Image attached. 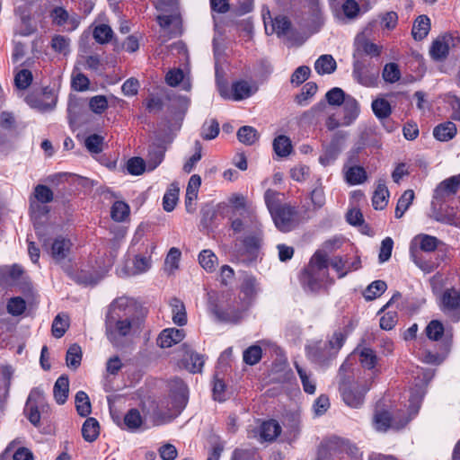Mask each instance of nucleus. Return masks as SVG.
I'll use <instances>...</instances> for the list:
<instances>
[{"label":"nucleus","instance_id":"f257e3e1","mask_svg":"<svg viewBox=\"0 0 460 460\" xmlns=\"http://www.w3.org/2000/svg\"><path fill=\"white\" fill-rule=\"evenodd\" d=\"M230 228L234 234H242L240 242L246 252L254 253L263 244V227L253 210L242 212L238 217L230 218Z\"/></svg>","mask_w":460,"mask_h":460},{"label":"nucleus","instance_id":"f03ea898","mask_svg":"<svg viewBox=\"0 0 460 460\" xmlns=\"http://www.w3.org/2000/svg\"><path fill=\"white\" fill-rule=\"evenodd\" d=\"M176 390L156 402L150 418L155 426L172 421L185 408L188 402V389L181 380L174 381Z\"/></svg>","mask_w":460,"mask_h":460},{"label":"nucleus","instance_id":"7ed1b4c3","mask_svg":"<svg viewBox=\"0 0 460 460\" xmlns=\"http://www.w3.org/2000/svg\"><path fill=\"white\" fill-rule=\"evenodd\" d=\"M328 279V258L326 253L316 252L301 274L300 280L305 288L315 292L321 289Z\"/></svg>","mask_w":460,"mask_h":460},{"label":"nucleus","instance_id":"20e7f679","mask_svg":"<svg viewBox=\"0 0 460 460\" xmlns=\"http://www.w3.org/2000/svg\"><path fill=\"white\" fill-rule=\"evenodd\" d=\"M420 405L410 409H398L392 413L387 411H377L374 415V425L378 431H386L388 429L399 430L418 413Z\"/></svg>","mask_w":460,"mask_h":460},{"label":"nucleus","instance_id":"39448f33","mask_svg":"<svg viewBox=\"0 0 460 460\" xmlns=\"http://www.w3.org/2000/svg\"><path fill=\"white\" fill-rule=\"evenodd\" d=\"M357 454L358 448L347 440L332 438L321 443L316 460H359Z\"/></svg>","mask_w":460,"mask_h":460},{"label":"nucleus","instance_id":"423d86ee","mask_svg":"<svg viewBox=\"0 0 460 460\" xmlns=\"http://www.w3.org/2000/svg\"><path fill=\"white\" fill-rule=\"evenodd\" d=\"M345 335L341 332H334L329 341H316L306 347L308 358L317 364H327L334 358L343 346Z\"/></svg>","mask_w":460,"mask_h":460},{"label":"nucleus","instance_id":"0eeeda50","mask_svg":"<svg viewBox=\"0 0 460 460\" xmlns=\"http://www.w3.org/2000/svg\"><path fill=\"white\" fill-rule=\"evenodd\" d=\"M369 390L366 383L354 382L343 378L340 383V392L344 402L352 408H358L363 404L364 396Z\"/></svg>","mask_w":460,"mask_h":460},{"label":"nucleus","instance_id":"6e6552de","mask_svg":"<svg viewBox=\"0 0 460 460\" xmlns=\"http://www.w3.org/2000/svg\"><path fill=\"white\" fill-rule=\"evenodd\" d=\"M208 311L219 322L237 323L242 319L243 312L249 307V305H245L242 308L235 307L234 305H228L225 310H221L217 302V294L208 292Z\"/></svg>","mask_w":460,"mask_h":460},{"label":"nucleus","instance_id":"1a4fd4ad","mask_svg":"<svg viewBox=\"0 0 460 460\" xmlns=\"http://www.w3.org/2000/svg\"><path fill=\"white\" fill-rule=\"evenodd\" d=\"M419 244L420 249L426 252H434L438 245V240L435 236H431L429 234H419L417 235L411 243V258L412 259L413 262L423 271L425 272H431L434 270V266L432 263L429 261H423L418 254L417 250L413 247V244Z\"/></svg>","mask_w":460,"mask_h":460},{"label":"nucleus","instance_id":"9d476101","mask_svg":"<svg viewBox=\"0 0 460 460\" xmlns=\"http://www.w3.org/2000/svg\"><path fill=\"white\" fill-rule=\"evenodd\" d=\"M218 91L224 99L241 101L254 94L258 91V86L252 81L238 80L232 84L231 90L226 85L218 84Z\"/></svg>","mask_w":460,"mask_h":460},{"label":"nucleus","instance_id":"9b49d317","mask_svg":"<svg viewBox=\"0 0 460 460\" xmlns=\"http://www.w3.org/2000/svg\"><path fill=\"white\" fill-rule=\"evenodd\" d=\"M440 309L453 322L460 320V290L446 288L440 295Z\"/></svg>","mask_w":460,"mask_h":460},{"label":"nucleus","instance_id":"f8f14e48","mask_svg":"<svg viewBox=\"0 0 460 460\" xmlns=\"http://www.w3.org/2000/svg\"><path fill=\"white\" fill-rule=\"evenodd\" d=\"M270 215L276 227L281 232H289L298 224L297 212L289 205H282Z\"/></svg>","mask_w":460,"mask_h":460},{"label":"nucleus","instance_id":"ddd939ff","mask_svg":"<svg viewBox=\"0 0 460 460\" xmlns=\"http://www.w3.org/2000/svg\"><path fill=\"white\" fill-rule=\"evenodd\" d=\"M353 76L358 84L366 87H374L376 85L379 72L365 60L353 59Z\"/></svg>","mask_w":460,"mask_h":460},{"label":"nucleus","instance_id":"4468645a","mask_svg":"<svg viewBox=\"0 0 460 460\" xmlns=\"http://www.w3.org/2000/svg\"><path fill=\"white\" fill-rule=\"evenodd\" d=\"M381 47L369 41L364 34H358L354 41L353 59H361L363 55L378 57Z\"/></svg>","mask_w":460,"mask_h":460},{"label":"nucleus","instance_id":"2eb2a0df","mask_svg":"<svg viewBox=\"0 0 460 460\" xmlns=\"http://www.w3.org/2000/svg\"><path fill=\"white\" fill-rule=\"evenodd\" d=\"M127 303H128V299H126V298L121 297V298L116 299L112 303L111 307V312H110L109 315L107 316V325L108 326L111 325L112 322L115 321L116 322V330L122 336L127 335L130 332L131 322L128 319L115 320V318L113 317L112 314H115L117 309L121 310L124 306H126Z\"/></svg>","mask_w":460,"mask_h":460},{"label":"nucleus","instance_id":"dca6fc26","mask_svg":"<svg viewBox=\"0 0 460 460\" xmlns=\"http://www.w3.org/2000/svg\"><path fill=\"white\" fill-rule=\"evenodd\" d=\"M267 15L270 20V25L267 21L266 14L263 13V21L265 25V30L268 34L276 33L279 37L288 35L290 28L291 22L285 16H277L274 20H271L270 11H267Z\"/></svg>","mask_w":460,"mask_h":460},{"label":"nucleus","instance_id":"f3484780","mask_svg":"<svg viewBox=\"0 0 460 460\" xmlns=\"http://www.w3.org/2000/svg\"><path fill=\"white\" fill-rule=\"evenodd\" d=\"M460 185V175L446 179L435 190L434 198L442 199L456 193Z\"/></svg>","mask_w":460,"mask_h":460},{"label":"nucleus","instance_id":"a211bd4d","mask_svg":"<svg viewBox=\"0 0 460 460\" xmlns=\"http://www.w3.org/2000/svg\"><path fill=\"white\" fill-rule=\"evenodd\" d=\"M184 336L183 330L175 328L165 329L160 333L157 343L161 348H170L181 341Z\"/></svg>","mask_w":460,"mask_h":460},{"label":"nucleus","instance_id":"6ab92c4d","mask_svg":"<svg viewBox=\"0 0 460 460\" xmlns=\"http://www.w3.org/2000/svg\"><path fill=\"white\" fill-rule=\"evenodd\" d=\"M201 184V178L198 174H193L188 182L185 198V207L188 212L195 210L194 201L198 197V190Z\"/></svg>","mask_w":460,"mask_h":460},{"label":"nucleus","instance_id":"aec40b11","mask_svg":"<svg viewBox=\"0 0 460 460\" xmlns=\"http://www.w3.org/2000/svg\"><path fill=\"white\" fill-rule=\"evenodd\" d=\"M70 248L71 243L69 240L58 237L50 243V248L48 251H49L52 258L58 262L68 255Z\"/></svg>","mask_w":460,"mask_h":460},{"label":"nucleus","instance_id":"412c9836","mask_svg":"<svg viewBox=\"0 0 460 460\" xmlns=\"http://www.w3.org/2000/svg\"><path fill=\"white\" fill-rule=\"evenodd\" d=\"M281 433V427L275 420L261 423L260 427V440L265 442L274 441Z\"/></svg>","mask_w":460,"mask_h":460},{"label":"nucleus","instance_id":"4be33fe9","mask_svg":"<svg viewBox=\"0 0 460 460\" xmlns=\"http://www.w3.org/2000/svg\"><path fill=\"white\" fill-rule=\"evenodd\" d=\"M343 111L342 125L349 126L358 117L360 109L358 101L352 96L347 95V99L343 102Z\"/></svg>","mask_w":460,"mask_h":460},{"label":"nucleus","instance_id":"5701e85b","mask_svg":"<svg viewBox=\"0 0 460 460\" xmlns=\"http://www.w3.org/2000/svg\"><path fill=\"white\" fill-rule=\"evenodd\" d=\"M152 265L150 257L137 254L132 261V267H127L128 276H136L146 272Z\"/></svg>","mask_w":460,"mask_h":460},{"label":"nucleus","instance_id":"b1692460","mask_svg":"<svg viewBox=\"0 0 460 460\" xmlns=\"http://www.w3.org/2000/svg\"><path fill=\"white\" fill-rule=\"evenodd\" d=\"M69 391V380L67 376H59L53 388L54 398L58 404H64L67 399Z\"/></svg>","mask_w":460,"mask_h":460},{"label":"nucleus","instance_id":"393cba45","mask_svg":"<svg viewBox=\"0 0 460 460\" xmlns=\"http://www.w3.org/2000/svg\"><path fill=\"white\" fill-rule=\"evenodd\" d=\"M456 134V127L455 123L447 121L435 127L433 135L439 141H448Z\"/></svg>","mask_w":460,"mask_h":460},{"label":"nucleus","instance_id":"a878e982","mask_svg":"<svg viewBox=\"0 0 460 460\" xmlns=\"http://www.w3.org/2000/svg\"><path fill=\"white\" fill-rule=\"evenodd\" d=\"M170 305L172 307L173 323L179 326L185 325L187 323V314L183 302L173 297L170 301Z\"/></svg>","mask_w":460,"mask_h":460},{"label":"nucleus","instance_id":"bb28decb","mask_svg":"<svg viewBox=\"0 0 460 460\" xmlns=\"http://www.w3.org/2000/svg\"><path fill=\"white\" fill-rule=\"evenodd\" d=\"M430 30V21L426 15H420L413 23L411 34L417 40H423Z\"/></svg>","mask_w":460,"mask_h":460},{"label":"nucleus","instance_id":"cd10ccee","mask_svg":"<svg viewBox=\"0 0 460 460\" xmlns=\"http://www.w3.org/2000/svg\"><path fill=\"white\" fill-rule=\"evenodd\" d=\"M100 434L99 422L94 418H87L82 427V436L87 442H93Z\"/></svg>","mask_w":460,"mask_h":460},{"label":"nucleus","instance_id":"c85d7f7f","mask_svg":"<svg viewBox=\"0 0 460 460\" xmlns=\"http://www.w3.org/2000/svg\"><path fill=\"white\" fill-rule=\"evenodd\" d=\"M336 67V61L332 55H322L314 63V69L319 75L332 74Z\"/></svg>","mask_w":460,"mask_h":460},{"label":"nucleus","instance_id":"c756f323","mask_svg":"<svg viewBox=\"0 0 460 460\" xmlns=\"http://www.w3.org/2000/svg\"><path fill=\"white\" fill-rule=\"evenodd\" d=\"M389 191L384 181H379L372 198L373 207L376 209H383L387 205Z\"/></svg>","mask_w":460,"mask_h":460},{"label":"nucleus","instance_id":"7c9ffc66","mask_svg":"<svg viewBox=\"0 0 460 460\" xmlns=\"http://www.w3.org/2000/svg\"><path fill=\"white\" fill-rule=\"evenodd\" d=\"M143 423L144 419L137 409H130L124 416L123 424L130 431L139 429Z\"/></svg>","mask_w":460,"mask_h":460},{"label":"nucleus","instance_id":"2f4dec72","mask_svg":"<svg viewBox=\"0 0 460 460\" xmlns=\"http://www.w3.org/2000/svg\"><path fill=\"white\" fill-rule=\"evenodd\" d=\"M372 111L378 119H385L392 113L390 102L385 98H376L372 102Z\"/></svg>","mask_w":460,"mask_h":460},{"label":"nucleus","instance_id":"473e14b6","mask_svg":"<svg viewBox=\"0 0 460 460\" xmlns=\"http://www.w3.org/2000/svg\"><path fill=\"white\" fill-rule=\"evenodd\" d=\"M15 14L19 16L21 21V28L18 33L22 36H28L34 32L35 29L31 24V19L26 9L18 7Z\"/></svg>","mask_w":460,"mask_h":460},{"label":"nucleus","instance_id":"72a5a7b5","mask_svg":"<svg viewBox=\"0 0 460 460\" xmlns=\"http://www.w3.org/2000/svg\"><path fill=\"white\" fill-rule=\"evenodd\" d=\"M180 188L177 183H172L163 199L164 209L171 212L174 209L178 201Z\"/></svg>","mask_w":460,"mask_h":460},{"label":"nucleus","instance_id":"f704fd0d","mask_svg":"<svg viewBox=\"0 0 460 460\" xmlns=\"http://www.w3.org/2000/svg\"><path fill=\"white\" fill-rule=\"evenodd\" d=\"M345 178L351 185L361 184L367 180V172L363 167L354 165L346 170Z\"/></svg>","mask_w":460,"mask_h":460},{"label":"nucleus","instance_id":"c9c22d12","mask_svg":"<svg viewBox=\"0 0 460 460\" xmlns=\"http://www.w3.org/2000/svg\"><path fill=\"white\" fill-rule=\"evenodd\" d=\"M238 140L247 146H252L259 139L258 131L251 126H243L237 131Z\"/></svg>","mask_w":460,"mask_h":460},{"label":"nucleus","instance_id":"e433bc0d","mask_svg":"<svg viewBox=\"0 0 460 460\" xmlns=\"http://www.w3.org/2000/svg\"><path fill=\"white\" fill-rule=\"evenodd\" d=\"M69 327V318L65 314H58L53 323L51 327V332L54 337L61 338Z\"/></svg>","mask_w":460,"mask_h":460},{"label":"nucleus","instance_id":"4c0bfd02","mask_svg":"<svg viewBox=\"0 0 460 460\" xmlns=\"http://www.w3.org/2000/svg\"><path fill=\"white\" fill-rule=\"evenodd\" d=\"M414 199V191L412 190H407L403 192V194L398 199L396 208H395V217L401 218L403 214L407 211V209L411 205Z\"/></svg>","mask_w":460,"mask_h":460},{"label":"nucleus","instance_id":"58836bf2","mask_svg":"<svg viewBox=\"0 0 460 460\" xmlns=\"http://www.w3.org/2000/svg\"><path fill=\"white\" fill-rule=\"evenodd\" d=\"M82 360V349L77 344H72L66 351V362L69 368L76 369Z\"/></svg>","mask_w":460,"mask_h":460},{"label":"nucleus","instance_id":"ea45409f","mask_svg":"<svg viewBox=\"0 0 460 460\" xmlns=\"http://www.w3.org/2000/svg\"><path fill=\"white\" fill-rule=\"evenodd\" d=\"M199 261L205 270L212 272L216 270L217 258L210 250H203L199 255Z\"/></svg>","mask_w":460,"mask_h":460},{"label":"nucleus","instance_id":"a19ab883","mask_svg":"<svg viewBox=\"0 0 460 460\" xmlns=\"http://www.w3.org/2000/svg\"><path fill=\"white\" fill-rule=\"evenodd\" d=\"M387 288V285L383 280H375L364 291V296L367 300H374L380 296Z\"/></svg>","mask_w":460,"mask_h":460},{"label":"nucleus","instance_id":"79ce46f5","mask_svg":"<svg viewBox=\"0 0 460 460\" xmlns=\"http://www.w3.org/2000/svg\"><path fill=\"white\" fill-rule=\"evenodd\" d=\"M75 407L77 413L82 417H86L91 413V402L88 395L84 391L76 393Z\"/></svg>","mask_w":460,"mask_h":460},{"label":"nucleus","instance_id":"37998d69","mask_svg":"<svg viewBox=\"0 0 460 460\" xmlns=\"http://www.w3.org/2000/svg\"><path fill=\"white\" fill-rule=\"evenodd\" d=\"M273 149L279 156H287L292 150L290 139L283 135L277 137L273 141Z\"/></svg>","mask_w":460,"mask_h":460},{"label":"nucleus","instance_id":"c03bdc74","mask_svg":"<svg viewBox=\"0 0 460 460\" xmlns=\"http://www.w3.org/2000/svg\"><path fill=\"white\" fill-rule=\"evenodd\" d=\"M164 149L162 146H155L151 148L147 155V170H155L164 160Z\"/></svg>","mask_w":460,"mask_h":460},{"label":"nucleus","instance_id":"a18cd8bd","mask_svg":"<svg viewBox=\"0 0 460 460\" xmlns=\"http://www.w3.org/2000/svg\"><path fill=\"white\" fill-rule=\"evenodd\" d=\"M93 36L98 43L105 44L112 39L113 31L107 24H99L93 29Z\"/></svg>","mask_w":460,"mask_h":460},{"label":"nucleus","instance_id":"49530a36","mask_svg":"<svg viewBox=\"0 0 460 460\" xmlns=\"http://www.w3.org/2000/svg\"><path fill=\"white\" fill-rule=\"evenodd\" d=\"M449 47L443 40H435L430 48L429 53L433 59L443 60L448 55Z\"/></svg>","mask_w":460,"mask_h":460},{"label":"nucleus","instance_id":"de8ad7c7","mask_svg":"<svg viewBox=\"0 0 460 460\" xmlns=\"http://www.w3.org/2000/svg\"><path fill=\"white\" fill-rule=\"evenodd\" d=\"M184 365L186 369L190 372L199 373L201 372L204 365V359L199 354L191 352L184 358Z\"/></svg>","mask_w":460,"mask_h":460},{"label":"nucleus","instance_id":"09e8293b","mask_svg":"<svg viewBox=\"0 0 460 460\" xmlns=\"http://www.w3.org/2000/svg\"><path fill=\"white\" fill-rule=\"evenodd\" d=\"M259 290L258 283L253 277H246L242 284V292L248 300L246 305L251 304V300L256 296Z\"/></svg>","mask_w":460,"mask_h":460},{"label":"nucleus","instance_id":"8fccbe9b","mask_svg":"<svg viewBox=\"0 0 460 460\" xmlns=\"http://www.w3.org/2000/svg\"><path fill=\"white\" fill-rule=\"evenodd\" d=\"M51 48L58 53L66 56L70 52V39L56 35L51 40Z\"/></svg>","mask_w":460,"mask_h":460},{"label":"nucleus","instance_id":"3c124183","mask_svg":"<svg viewBox=\"0 0 460 460\" xmlns=\"http://www.w3.org/2000/svg\"><path fill=\"white\" fill-rule=\"evenodd\" d=\"M383 79L386 83L394 84L400 80L401 71L396 63H388L385 66L382 73Z\"/></svg>","mask_w":460,"mask_h":460},{"label":"nucleus","instance_id":"603ef678","mask_svg":"<svg viewBox=\"0 0 460 460\" xmlns=\"http://www.w3.org/2000/svg\"><path fill=\"white\" fill-rule=\"evenodd\" d=\"M359 361L365 368L372 369L377 362V357L372 349L365 347L359 351Z\"/></svg>","mask_w":460,"mask_h":460},{"label":"nucleus","instance_id":"864d4df0","mask_svg":"<svg viewBox=\"0 0 460 460\" xmlns=\"http://www.w3.org/2000/svg\"><path fill=\"white\" fill-rule=\"evenodd\" d=\"M444 325L438 320H432L426 327L427 337L432 341H438L444 334Z\"/></svg>","mask_w":460,"mask_h":460},{"label":"nucleus","instance_id":"5fc2aeb1","mask_svg":"<svg viewBox=\"0 0 460 460\" xmlns=\"http://www.w3.org/2000/svg\"><path fill=\"white\" fill-rule=\"evenodd\" d=\"M317 92V84L313 82L305 84L299 94L296 96V101L299 105H305L307 101Z\"/></svg>","mask_w":460,"mask_h":460},{"label":"nucleus","instance_id":"6e6d98bb","mask_svg":"<svg viewBox=\"0 0 460 460\" xmlns=\"http://www.w3.org/2000/svg\"><path fill=\"white\" fill-rule=\"evenodd\" d=\"M295 367L296 372L301 379L303 388L305 393L313 394L315 392V385L310 379V375L306 372L305 368L299 366L296 362L295 363Z\"/></svg>","mask_w":460,"mask_h":460},{"label":"nucleus","instance_id":"4d7b16f0","mask_svg":"<svg viewBox=\"0 0 460 460\" xmlns=\"http://www.w3.org/2000/svg\"><path fill=\"white\" fill-rule=\"evenodd\" d=\"M340 149L336 145H331L326 147L323 153L319 157V163L323 166H328L332 164L338 157Z\"/></svg>","mask_w":460,"mask_h":460},{"label":"nucleus","instance_id":"13d9d810","mask_svg":"<svg viewBox=\"0 0 460 460\" xmlns=\"http://www.w3.org/2000/svg\"><path fill=\"white\" fill-rule=\"evenodd\" d=\"M262 350L258 345H252L243 351V361L248 365H255L261 358Z\"/></svg>","mask_w":460,"mask_h":460},{"label":"nucleus","instance_id":"bf43d9fd","mask_svg":"<svg viewBox=\"0 0 460 460\" xmlns=\"http://www.w3.org/2000/svg\"><path fill=\"white\" fill-rule=\"evenodd\" d=\"M325 98L330 105L339 106L343 104L347 99V96L345 95V93L342 89L334 87L326 93Z\"/></svg>","mask_w":460,"mask_h":460},{"label":"nucleus","instance_id":"052dcab7","mask_svg":"<svg viewBox=\"0 0 460 460\" xmlns=\"http://www.w3.org/2000/svg\"><path fill=\"white\" fill-rule=\"evenodd\" d=\"M111 217L115 221H123L129 213V208L128 204L123 201H116L111 207Z\"/></svg>","mask_w":460,"mask_h":460},{"label":"nucleus","instance_id":"680f3d73","mask_svg":"<svg viewBox=\"0 0 460 460\" xmlns=\"http://www.w3.org/2000/svg\"><path fill=\"white\" fill-rule=\"evenodd\" d=\"M25 309L26 303L20 296L13 297L7 303V312L13 316L21 315Z\"/></svg>","mask_w":460,"mask_h":460},{"label":"nucleus","instance_id":"e2e57ef3","mask_svg":"<svg viewBox=\"0 0 460 460\" xmlns=\"http://www.w3.org/2000/svg\"><path fill=\"white\" fill-rule=\"evenodd\" d=\"M180 258L181 251L175 247L171 248L165 258V267L170 273L178 269Z\"/></svg>","mask_w":460,"mask_h":460},{"label":"nucleus","instance_id":"0e129e2a","mask_svg":"<svg viewBox=\"0 0 460 460\" xmlns=\"http://www.w3.org/2000/svg\"><path fill=\"white\" fill-rule=\"evenodd\" d=\"M146 167H147V164L141 157H132L127 164L128 172L132 175L142 174Z\"/></svg>","mask_w":460,"mask_h":460},{"label":"nucleus","instance_id":"69168bd1","mask_svg":"<svg viewBox=\"0 0 460 460\" xmlns=\"http://www.w3.org/2000/svg\"><path fill=\"white\" fill-rule=\"evenodd\" d=\"M34 197L40 203H49L53 200L52 190L46 185L39 184L34 189Z\"/></svg>","mask_w":460,"mask_h":460},{"label":"nucleus","instance_id":"338daca9","mask_svg":"<svg viewBox=\"0 0 460 460\" xmlns=\"http://www.w3.org/2000/svg\"><path fill=\"white\" fill-rule=\"evenodd\" d=\"M15 85L17 88L24 90L27 89L32 82V74L28 69H22L14 77Z\"/></svg>","mask_w":460,"mask_h":460},{"label":"nucleus","instance_id":"774afa93","mask_svg":"<svg viewBox=\"0 0 460 460\" xmlns=\"http://www.w3.org/2000/svg\"><path fill=\"white\" fill-rule=\"evenodd\" d=\"M219 133V124L216 119L205 122L202 127L201 136L206 140L215 138Z\"/></svg>","mask_w":460,"mask_h":460}]
</instances>
